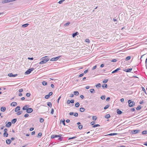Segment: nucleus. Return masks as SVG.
Returning a JSON list of instances; mask_svg holds the SVG:
<instances>
[{
  "instance_id": "obj_1",
  "label": "nucleus",
  "mask_w": 147,
  "mask_h": 147,
  "mask_svg": "<svg viewBox=\"0 0 147 147\" xmlns=\"http://www.w3.org/2000/svg\"><path fill=\"white\" fill-rule=\"evenodd\" d=\"M50 58L48 56H46L42 57L40 59V61L39 63L40 64L45 63L49 60Z\"/></svg>"
},
{
  "instance_id": "obj_2",
  "label": "nucleus",
  "mask_w": 147,
  "mask_h": 147,
  "mask_svg": "<svg viewBox=\"0 0 147 147\" xmlns=\"http://www.w3.org/2000/svg\"><path fill=\"white\" fill-rule=\"evenodd\" d=\"M62 135L61 134H59V135H53L51 136V138H59L58 140H61V137L62 136Z\"/></svg>"
},
{
  "instance_id": "obj_3",
  "label": "nucleus",
  "mask_w": 147,
  "mask_h": 147,
  "mask_svg": "<svg viewBox=\"0 0 147 147\" xmlns=\"http://www.w3.org/2000/svg\"><path fill=\"white\" fill-rule=\"evenodd\" d=\"M128 102L129 104V107H132L134 105H135V102L133 101H131V100H128Z\"/></svg>"
},
{
  "instance_id": "obj_4",
  "label": "nucleus",
  "mask_w": 147,
  "mask_h": 147,
  "mask_svg": "<svg viewBox=\"0 0 147 147\" xmlns=\"http://www.w3.org/2000/svg\"><path fill=\"white\" fill-rule=\"evenodd\" d=\"M34 70V68H30L25 72V74L26 75L29 74Z\"/></svg>"
},
{
  "instance_id": "obj_5",
  "label": "nucleus",
  "mask_w": 147,
  "mask_h": 147,
  "mask_svg": "<svg viewBox=\"0 0 147 147\" xmlns=\"http://www.w3.org/2000/svg\"><path fill=\"white\" fill-rule=\"evenodd\" d=\"M61 56H58L56 57H53L51 58L50 61H56L58 60L61 57Z\"/></svg>"
},
{
  "instance_id": "obj_6",
  "label": "nucleus",
  "mask_w": 147,
  "mask_h": 147,
  "mask_svg": "<svg viewBox=\"0 0 147 147\" xmlns=\"http://www.w3.org/2000/svg\"><path fill=\"white\" fill-rule=\"evenodd\" d=\"M69 114L70 115H74V116L75 117H77L78 116V114L77 113H74L73 112H70L69 113Z\"/></svg>"
},
{
  "instance_id": "obj_7",
  "label": "nucleus",
  "mask_w": 147,
  "mask_h": 147,
  "mask_svg": "<svg viewBox=\"0 0 147 147\" xmlns=\"http://www.w3.org/2000/svg\"><path fill=\"white\" fill-rule=\"evenodd\" d=\"M132 70V68H127L125 69H123L124 71H125L127 72H130Z\"/></svg>"
},
{
  "instance_id": "obj_8",
  "label": "nucleus",
  "mask_w": 147,
  "mask_h": 147,
  "mask_svg": "<svg viewBox=\"0 0 147 147\" xmlns=\"http://www.w3.org/2000/svg\"><path fill=\"white\" fill-rule=\"evenodd\" d=\"M33 111V109L31 108H29L27 109L26 111L27 113H30L32 112Z\"/></svg>"
},
{
  "instance_id": "obj_9",
  "label": "nucleus",
  "mask_w": 147,
  "mask_h": 147,
  "mask_svg": "<svg viewBox=\"0 0 147 147\" xmlns=\"http://www.w3.org/2000/svg\"><path fill=\"white\" fill-rule=\"evenodd\" d=\"M17 75H18L17 74H13L12 73L9 74L8 75V76L9 77H16Z\"/></svg>"
},
{
  "instance_id": "obj_10",
  "label": "nucleus",
  "mask_w": 147,
  "mask_h": 147,
  "mask_svg": "<svg viewBox=\"0 0 147 147\" xmlns=\"http://www.w3.org/2000/svg\"><path fill=\"white\" fill-rule=\"evenodd\" d=\"M120 69H121V68L120 67L118 68L117 69H116L115 70L113 71L112 72V73L113 74V73H116L119 70H120Z\"/></svg>"
},
{
  "instance_id": "obj_11",
  "label": "nucleus",
  "mask_w": 147,
  "mask_h": 147,
  "mask_svg": "<svg viewBox=\"0 0 147 147\" xmlns=\"http://www.w3.org/2000/svg\"><path fill=\"white\" fill-rule=\"evenodd\" d=\"M11 105L12 106L15 107L17 105V104L16 102H13L11 103Z\"/></svg>"
},
{
  "instance_id": "obj_12",
  "label": "nucleus",
  "mask_w": 147,
  "mask_h": 147,
  "mask_svg": "<svg viewBox=\"0 0 147 147\" xmlns=\"http://www.w3.org/2000/svg\"><path fill=\"white\" fill-rule=\"evenodd\" d=\"M11 125V123L10 122H8V123L6 125H5V126L6 127H10V126Z\"/></svg>"
},
{
  "instance_id": "obj_13",
  "label": "nucleus",
  "mask_w": 147,
  "mask_h": 147,
  "mask_svg": "<svg viewBox=\"0 0 147 147\" xmlns=\"http://www.w3.org/2000/svg\"><path fill=\"white\" fill-rule=\"evenodd\" d=\"M78 34H79V33L78 32H76L75 33L73 34L72 35V37L73 38H74L76 36H77V35H78Z\"/></svg>"
},
{
  "instance_id": "obj_14",
  "label": "nucleus",
  "mask_w": 147,
  "mask_h": 147,
  "mask_svg": "<svg viewBox=\"0 0 147 147\" xmlns=\"http://www.w3.org/2000/svg\"><path fill=\"white\" fill-rule=\"evenodd\" d=\"M29 107V106L28 105H26L24 106V107L22 108V109L24 110H27V109H28Z\"/></svg>"
},
{
  "instance_id": "obj_15",
  "label": "nucleus",
  "mask_w": 147,
  "mask_h": 147,
  "mask_svg": "<svg viewBox=\"0 0 147 147\" xmlns=\"http://www.w3.org/2000/svg\"><path fill=\"white\" fill-rule=\"evenodd\" d=\"M20 110V106H17L16 107L15 109V112H17L18 111Z\"/></svg>"
},
{
  "instance_id": "obj_16",
  "label": "nucleus",
  "mask_w": 147,
  "mask_h": 147,
  "mask_svg": "<svg viewBox=\"0 0 147 147\" xmlns=\"http://www.w3.org/2000/svg\"><path fill=\"white\" fill-rule=\"evenodd\" d=\"M140 132V130H133L132 132L133 134H136Z\"/></svg>"
},
{
  "instance_id": "obj_17",
  "label": "nucleus",
  "mask_w": 147,
  "mask_h": 147,
  "mask_svg": "<svg viewBox=\"0 0 147 147\" xmlns=\"http://www.w3.org/2000/svg\"><path fill=\"white\" fill-rule=\"evenodd\" d=\"M9 0H2V3H5L8 2H10Z\"/></svg>"
},
{
  "instance_id": "obj_18",
  "label": "nucleus",
  "mask_w": 147,
  "mask_h": 147,
  "mask_svg": "<svg viewBox=\"0 0 147 147\" xmlns=\"http://www.w3.org/2000/svg\"><path fill=\"white\" fill-rule=\"evenodd\" d=\"M11 140L10 139H7L6 140V143L8 144H9L11 142Z\"/></svg>"
},
{
  "instance_id": "obj_19",
  "label": "nucleus",
  "mask_w": 147,
  "mask_h": 147,
  "mask_svg": "<svg viewBox=\"0 0 147 147\" xmlns=\"http://www.w3.org/2000/svg\"><path fill=\"white\" fill-rule=\"evenodd\" d=\"M117 113L118 114L120 115L122 113V112L119 109H118L117 110Z\"/></svg>"
},
{
  "instance_id": "obj_20",
  "label": "nucleus",
  "mask_w": 147,
  "mask_h": 147,
  "mask_svg": "<svg viewBox=\"0 0 147 147\" xmlns=\"http://www.w3.org/2000/svg\"><path fill=\"white\" fill-rule=\"evenodd\" d=\"M6 109V108L5 107H2L1 108V111L4 112Z\"/></svg>"
},
{
  "instance_id": "obj_21",
  "label": "nucleus",
  "mask_w": 147,
  "mask_h": 147,
  "mask_svg": "<svg viewBox=\"0 0 147 147\" xmlns=\"http://www.w3.org/2000/svg\"><path fill=\"white\" fill-rule=\"evenodd\" d=\"M28 25L29 24L26 23L22 25V26L23 28H25L27 27Z\"/></svg>"
},
{
  "instance_id": "obj_22",
  "label": "nucleus",
  "mask_w": 147,
  "mask_h": 147,
  "mask_svg": "<svg viewBox=\"0 0 147 147\" xmlns=\"http://www.w3.org/2000/svg\"><path fill=\"white\" fill-rule=\"evenodd\" d=\"M85 110V109L84 108L82 107L80 109V111L81 112H83Z\"/></svg>"
},
{
  "instance_id": "obj_23",
  "label": "nucleus",
  "mask_w": 147,
  "mask_h": 147,
  "mask_svg": "<svg viewBox=\"0 0 147 147\" xmlns=\"http://www.w3.org/2000/svg\"><path fill=\"white\" fill-rule=\"evenodd\" d=\"M117 61V60L116 59H114L112 60H109V61L110 62H116Z\"/></svg>"
},
{
  "instance_id": "obj_24",
  "label": "nucleus",
  "mask_w": 147,
  "mask_h": 147,
  "mask_svg": "<svg viewBox=\"0 0 147 147\" xmlns=\"http://www.w3.org/2000/svg\"><path fill=\"white\" fill-rule=\"evenodd\" d=\"M17 121V119H12L11 121V122L13 123H15Z\"/></svg>"
},
{
  "instance_id": "obj_25",
  "label": "nucleus",
  "mask_w": 147,
  "mask_h": 147,
  "mask_svg": "<svg viewBox=\"0 0 147 147\" xmlns=\"http://www.w3.org/2000/svg\"><path fill=\"white\" fill-rule=\"evenodd\" d=\"M102 87L103 88H107V84H104L102 85Z\"/></svg>"
},
{
  "instance_id": "obj_26",
  "label": "nucleus",
  "mask_w": 147,
  "mask_h": 147,
  "mask_svg": "<svg viewBox=\"0 0 147 147\" xmlns=\"http://www.w3.org/2000/svg\"><path fill=\"white\" fill-rule=\"evenodd\" d=\"M47 105L49 107H52V104L51 102H49L47 103Z\"/></svg>"
},
{
  "instance_id": "obj_27",
  "label": "nucleus",
  "mask_w": 147,
  "mask_h": 147,
  "mask_svg": "<svg viewBox=\"0 0 147 147\" xmlns=\"http://www.w3.org/2000/svg\"><path fill=\"white\" fill-rule=\"evenodd\" d=\"M105 118L108 119L110 117V115L109 114H108L105 116Z\"/></svg>"
},
{
  "instance_id": "obj_28",
  "label": "nucleus",
  "mask_w": 147,
  "mask_h": 147,
  "mask_svg": "<svg viewBox=\"0 0 147 147\" xmlns=\"http://www.w3.org/2000/svg\"><path fill=\"white\" fill-rule=\"evenodd\" d=\"M117 133H114L110 134H108V135L110 136H112L117 135Z\"/></svg>"
},
{
  "instance_id": "obj_29",
  "label": "nucleus",
  "mask_w": 147,
  "mask_h": 147,
  "mask_svg": "<svg viewBox=\"0 0 147 147\" xmlns=\"http://www.w3.org/2000/svg\"><path fill=\"white\" fill-rule=\"evenodd\" d=\"M74 94L75 95H78L79 94V92L77 91H74Z\"/></svg>"
},
{
  "instance_id": "obj_30",
  "label": "nucleus",
  "mask_w": 147,
  "mask_h": 147,
  "mask_svg": "<svg viewBox=\"0 0 147 147\" xmlns=\"http://www.w3.org/2000/svg\"><path fill=\"white\" fill-rule=\"evenodd\" d=\"M96 86L97 88H98L101 86V85L100 83H99L96 85Z\"/></svg>"
},
{
  "instance_id": "obj_31",
  "label": "nucleus",
  "mask_w": 147,
  "mask_h": 147,
  "mask_svg": "<svg viewBox=\"0 0 147 147\" xmlns=\"http://www.w3.org/2000/svg\"><path fill=\"white\" fill-rule=\"evenodd\" d=\"M97 119V117L96 116H93L92 117V119L94 120H96Z\"/></svg>"
},
{
  "instance_id": "obj_32",
  "label": "nucleus",
  "mask_w": 147,
  "mask_h": 147,
  "mask_svg": "<svg viewBox=\"0 0 147 147\" xmlns=\"http://www.w3.org/2000/svg\"><path fill=\"white\" fill-rule=\"evenodd\" d=\"M42 85L44 86H46L47 84V82H46L45 81H43L42 82Z\"/></svg>"
},
{
  "instance_id": "obj_33",
  "label": "nucleus",
  "mask_w": 147,
  "mask_h": 147,
  "mask_svg": "<svg viewBox=\"0 0 147 147\" xmlns=\"http://www.w3.org/2000/svg\"><path fill=\"white\" fill-rule=\"evenodd\" d=\"M70 24V22H67L66 23H65L64 24V26H68Z\"/></svg>"
},
{
  "instance_id": "obj_34",
  "label": "nucleus",
  "mask_w": 147,
  "mask_h": 147,
  "mask_svg": "<svg viewBox=\"0 0 147 147\" xmlns=\"http://www.w3.org/2000/svg\"><path fill=\"white\" fill-rule=\"evenodd\" d=\"M130 59H131V56H128L126 57V58L125 59V60L126 61H128V60Z\"/></svg>"
},
{
  "instance_id": "obj_35",
  "label": "nucleus",
  "mask_w": 147,
  "mask_h": 147,
  "mask_svg": "<svg viewBox=\"0 0 147 147\" xmlns=\"http://www.w3.org/2000/svg\"><path fill=\"white\" fill-rule=\"evenodd\" d=\"M90 91L91 93H94V89H91L90 90Z\"/></svg>"
},
{
  "instance_id": "obj_36",
  "label": "nucleus",
  "mask_w": 147,
  "mask_h": 147,
  "mask_svg": "<svg viewBox=\"0 0 147 147\" xmlns=\"http://www.w3.org/2000/svg\"><path fill=\"white\" fill-rule=\"evenodd\" d=\"M22 111H19L16 114L17 115H20V114H21L22 113Z\"/></svg>"
},
{
  "instance_id": "obj_37",
  "label": "nucleus",
  "mask_w": 147,
  "mask_h": 147,
  "mask_svg": "<svg viewBox=\"0 0 147 147\" xmlns=\"http://www.w3.org/2000/svg\"><path fill=\"white\" fill-rule=\"evenodd\" d=\"M142 134H147V131H143L142 132Z\"/></svg>"
},
{
  "instance_id": "obj_38",
  "label": "nucleus",
  "mask_w": 147,
  "mask_h": 147,
  "mask_svg": "<svg viewBox=\"0 0 147 147\" xmlns=\"http://www.w3.org/2000/svg\"><path fill=\"white\" fill-rule=\"evenodd\" d=\"M80 104L78 102L76 103L75 104V106L76 107H78L79 106Z\"/></svg>"
},
{
  "instance_id": "obj_39",
  "label": "nucleus",
  "mask_w": 147,
  "mask_h": 147,
  "mask_svg": "<svg viewBox=\"0 0 147 147\" xmlns=\"http://www.w3.org/2000/svg\"><path fill=\"white\" fill-rule=\"evenodd\" d=\"M109 107V105H107L104 107V109L105 110H106L108 109Z\"/></svg>"
},
{
  "instance_id": "obj_40",
  "label": "nucleus",
  "mask_w": 147,
  "mask_h": 147,
  "mask_svg": "<svg viewBox=\"0 0 147 147\" xmlns=\"http://www.w3.org/2000/svg\"><path fill=\"white\" fill-rule=\"evenodd\" d=\"M3 135L4 136L7 137L8 136V134L7 132H4L3 134Z\"/></svg>"
},
{
  "instance_id": "obj_41",
  "label": "nucleus",
  "mask_w": 147,
  "mask_h": 147,
  "mask_svg": "<svg viewBox=\"0 0 147 147\" xmlns=\"http://www.w3.org/2000/svg\"><path fill=\"white\" fill-rule=\"evenodd\" d=\"M113 21L114 22H116L115 23V24H117V19H116L115 18H114L113 19Z\"/></svg>"
},
{
  "instance_id": "obj_42",
  "label": "nucleus",
  "mask_w": 147,
  "mask_h": 147,
  "mask_svg": "<svg viewBox=\"0 0 147 147\" xmlns=\"http://www.w3.org/2000/svg\"><path fill=\"white\" fill-rule=\"evenodd\" d=\"M141 109V107L140 106H138L137 108H136V110H140Z\"/></svg>"
},
{
  "instance_id": "obj_43",
  "label": "nucleus",
  "mask_w": 147,
  "mask_h": 147,
  "mask_svg": "<svg viewBox=\"0 0 147 147\" xmlns=\"http://www.w3.org/2000/svg\"><path fill=\"white\" fill-rule=\"evenodd\" d=\"M83 126L82 125H80L78 126V128L79 129H81L82 128Z\"/></svg>"
},
{
  "instance_id": "obj_44",
  "label": "nucleus",
  "mask_w": 147,
  "mask_h": 147,
  "mask_svg": "<svg viewBox=\"0 0 147 147\" xmlns=\"http://www.w3.org/2000/svg\"><path fill=\"white\" fill-rule=\"evenodd\" d=\"M42 133H39L38 135V137L39 138L41 137L42 136Z\"/></svg>"
},
{
  "instance_id": "obj_45",
  "label": "nucleus",
  "mask_w": 147,
  "mask_h": 147,
  "mask_svg": "<svg viewBox=\"0 0 147 147\" xmlns=\"http://www.w3.org/2000/svg\"><path fill=\"white\" fill-rule=\"evenodd\" d=\"M100 126V125L99 124H96V125H94L93 126V127H97L98 126Z\"/></svg>"
},
{
  "instance_id": "obj_46",
  "label": "nucleus",
  "mask_w": 147,
  "mask_h": 147,
  "mask_svg": "<svg viewBox=\"0 0 147 147\" xmlns=\"http://www.w3.org/2000/svg\"><path fill=\"white\" fill-rule=\"evenodd\" d=\"M85 41L86 42H88V43H89L90 42V41L89 40V39L87 38L86 39Z\"/></svg>"
},
{
  "instance_id": "obj_47",
  "label": "nucleus",
  "mask_w": 147,
  "mask_h": 147,
  "mask_svg": "<svg viewBox=\"0 0 147 147\" xmlns=\"http://www.w3.org/2000/svg\"><path fill=\"white\" fill-rule=\"evenodd\" d=\"M50 97V96L48 94L46 95L45 96V98L46 99H48Z\"/></svg>"
},
{
  "instance_id": "obj_48",
  "label": "nucleus",
  "mask_w": 147,
  "mask_h": 147,
  "mask_svg": "<svg viewBox=\"0 0 147 147\" xmlns=\"http://www.w3.org/2000/svg\"><path fill=\"white\" fill-rule=\"evenodd\" d=\"M76 138V136H74V137H72L71 138H68V140H71V139H75V138Z\"/></svg>"
},
{
  "instance_id": "obj_49",
  "label": "nucleus",
  "mask_w": 147,
  "mask_h": 147,
  "mask_svg": "<svg viewBox=\"0 0 147 147\" xmlns=\"http://www.w3.org/2000/svg\"><path fill=\"white\" fill-rule=\"evenodd\" d=\"M100 98L102 100H104L105 98V96H102Z\"/></svg>"
},
{
  "instance_id": "obj_50",
  "label": "nucleus",
  "mask_w": 147,
  "mask_h": 147,
  "mask_svg": "<svg viewBox=\"0 0 147 147\" xmlns=\"http://www.w3.org/2000/svg\"><path fill=\"white\" fill-rule=\"evenodd\" d=\"M44 121V119L43 118H40V121L41 123H42Z\"/></svg>"
},
{
  "instance_id": "obj_51",
  "label": "nucleus",
  "mask_w": 147,
  "mask_h": 147,
  "mask_svg": "<svg viewBox=\"0 0 147 147\" xmlns=\"http://www.w3.org/2000/svg\"><path fill=\"white\" fill-rule=\"evenodd\" d=\"M108 81V80H104L103 81V83H106Z\"/></svg>"
},
{
  "instance_id": "obj_52",
  "label": "nucleus",
  "mask_w": 147,
  "mask_h": 147,
  "mask_svg": "<svg viewBox=\"0 0 147 147\" xmlns=\"http://www.w3.org/2000/svg\"><path fill=\"white\" fill-rule=\"evenodd\" d=\"M29 116V115L27 113L26 114L24 115V117H28Z\"/></svg>"
},
{
  "instance_id": "obj_53",
  "label": "nucleus",
  "mask_w": 147,
  "mask_h": 147,
  "mask_svg": "<svg viewBox=\"0 0 147 147\" xmlns=\"http://www.w3.org/2000/svg\"><path fill=\"white\" fill-rule=\"evenodd\" d=\"M65 1V0H60L59 1V2H58V3H59L60 4H61L62 3V2L63 1Z\"/></svg>"
},
{
  "instance_id": "obj_54",
  "label": "nucleus",
  "mask_w": 147,
  "mask_h": 147,
  "mask_svg": "<svg viewBox=\"0 0 147 147\" xmlns=\"http://www.w3.org/2000/svg\"><path fill=\"white\" fill-rule=\"evenodd\" d=\"M54 110L53 109H52V110H51V113L52 114H53V113H54Z\"/></svg>"
},
{
  "instance_id": "obj_55",
  "label": "nucleus",
  "mask_w": 147,
  "mask_h": 147,
  "mask_svg": "<svg viewBox=\"0 0 147 147\" xmlns=\"http://www.w3.org/2000/svg\"><path fill=\"white\" fill-rule=\"evenodd\" d=\"M26 95V96L29 97L30 96V94L29 93H27Z\"/></svg>"
},
{
  "instance_id": "obj_56",
  "label": "nucleus",
  "mask_w": 147,
  "mask_h": 147,
  "mask_svg": "<svg viewBox=\"0 0 147 147\" xmlns=\"http://www.w3.org/2000/svg\"><path fill=\"white\" fill-rule=\"evenodd\" d=\"M84 75V73H82L81 74H80L79 75V77H82V76H83V75Z\"/></svg>"
},
{
  "instance_id": "obj_57",
  "label": "nucleus",
  "mask_w": 147,
  "mask_h": 147,
  "mask_svg": "<svg viewBox=\"0 0 147 147\" xmlns=\"http://www.w3.org/2000/svg\"><path fill=\"white\" fill-rule=\"evenodd\" d=\"M52 94L53 92H51L49 93L48 95H49V96H51L52 95Z\"/></svg>"
},
{
  "instance_id": "obj_58",
  "label": "nucleus",
  "mask_w": 147,
  "mask_h": 147,
  "mask_svg": "<svg viewBox=\"0 0 147 147\" xmlns=\"http://www.w3.org/2000/svg\"><path fill=\"white\" fill-rule=\"evenodd\" d=\"M23 91L22 89H20L19 90V91L20 92H21Z\"/></svg>"
},
{
  "instance_id": "obj_59",
  "label": "nucleus",
  "mask_w": 147,
  "mask_h": 147,
  "mask_svg": "<svg viewBox=\"0 0 147 147\" xmlns=\"http://www.w3.org/2000/svg\"><path fill=\"white\" fill-rule=\"evenodd\" d=\"M70 100H68L67 101V104H70Z\"/></svg>"
},
{
  "instance_id": "obj_60",
  "label": "nucleus",
  "mask_w": 147,
  "mask_h": 147,
  "mask_svg": "<svg viewBox=\"0 0 147 147\" xmlns=\"http://www.w3.org/2000/svg\"><path fill=\"white\" fill-rule=\"evenodd\" d=\"M95 123V122L94 121H92L90 123V124L92 125H93Z\"/></svg>"
},
{
  "instance_id": "obj_61",
  "label": "nucleus",
  "mask_w": 147,
  "mask_h": 147,
  "mask_svg": "<svg viewBox=\"0 0 147 147\" xmlns=\"http://www.w3.org/2000/svg\"><path fill=\"white\" fill-rule=\"evenodd\" d=\"M62 123H63V124L64 125H65V120L64 119V120L63 121H62Z\"/></svg>"
},
{
  "instance_id": "obj_62",
  "label": "nucleus",
  "mask_w": 147,
  "mask_h": 147,
  "mask_svg": "<svg viewBox=\"0 0 147 147\" xmlns=\"http://www.w3.org/2000/svg\"><path fill=\"white\" fill-rule=\"evenodd\" d=\"M142 89L143 90V91L146 92V90H145V89H144V87H142Z\"/></svg>"
},
{
  "instance_id": "obj_63",
  "label": "nucleus",
  "mask_w": 147,
  "mask_h": 147,
  "mask_svg": "<svg viewBox=\"0 0 147 147\" xmlns=\"http://www.w3.org/2000/svg\"><path fill=\"white\" fill-rule=\"evenodd\" d=\"M74 100H70V102L71 103H73L74 102Z\"/></svg>"
},
{
  "instance_id": "obj_64",
  "label": "nucleus",
  "mask_w": 147,
  "mask_h": 147,
  "mask_svg": "<svg viewBox=\"0 0 147 147\" xmlns=\"http://www.w3.org/2000/svg\"><path fill=\"white\" fill-rule=\"evenodd\" d=\"M74 96V94H71L70 95L69 97L72 98Z\"/></svg>"
}]
</instances>
